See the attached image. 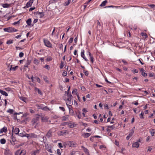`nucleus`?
<instances>
[{"instance_id":"nucleus-50","label":"nucleus","mask_w":155,"mask_h":155,"mask_svg":"<svg viewBox=\"0 0 155 155\" xmlns=\"http://www.w3.org/2000/svg\"><path fill=\"white\" fill-rule=\"evenodd\" d=\"M97 27H98L100 28L101 26V25L99 21L98 20H97Z\"/></svg>"},{"instance_id":"nucleus-64","label":"nucleus","mask_w":155,"mask_h":155,"mask_svg":"<svg viewBox=\"0 0 155 155\" xmlns=\"http://www.w3.org/2000/svg\"><path fill=\"white\" fill-rule=\"evenodd\" d=\"M104 107L105 108H106L107 109H109V107L108 106V105L107 104H105L104 106Z\"/></svg>"},{"instance_id":"nucleus-36","label":"nucleus","mask_w":155,"mask_h":155,"mask_svg":"<svg viewBox=\"0 0 155 155\" xmlns=\"http://www.w3.org/2000/svg\"><path fill=\"white\" fill-rule=\"evenodd\" d=\"M144 114V112L143 111H142L141 113L140 114V118H144V117L143 116Z\"/></svg>"},{"instance_id":"nucleus-45","label":"nucleus","mask_w":155,"mask_h":155,"mask_svg":"<svg viewBox=\"0 0 155 155\" xmlns=\"http://www.w3.org/2000/svg\"><path fill=\"white\" fill-rule=\"evenodd\" d=\"M7 112L11 114H12L13 112V110L12 109H9L7 110Z\"/></svg>"},{"instance_id":"nucleus-11","label":"nucleus","mask_w":155,"mask_h":155,"mask_svg":"<svg viewBox=\"0 0 155 155\" xmlns=\"http://www.w3.org/2000/svg\"><path fill=\"white\" fill-rule=\"evenodd\" d=\"M11 5L12 4L5 3L4 4H2V6L4 8H8L10 7Z\"/></svg>"},{"instance_id":"nucleus-48","label":"nucleus","mask_w":155,"mask_h":155,"mask_svg":"<svg viewBox=\"0 0 155 155\" xmlns=\"http://www.w3.org/2000/svg\"><path fill=\"white\" fill-rule=\"evenodd\" d=\"M57 152L58 155H61V150L59 149H58L57 150Z\"/></svg>"},{"instance_id":"nucleus-12","label":"nucleus","mask_w":155,"mask_h":155,"mask_svg":"<svg viewBox=\"0 0 155 155\" xmlns=\"http://www.w3.org/2000/svg\"><path fill=\"white\" fill-rule=\"evenodd\" d=\"M7 128L6 127H4L0 130V133H2L3 132H6L7 131Z\"/></svg>"},{"instance_id":"nucleus-18","label":"nucleus","mask_w":155,"mask_h":155,"mask_svg":"<svg viewBox=\"0 0 155 155\" xmlns=\"http://www.w3.org/2000/svg\"><path fill=\"white\" fill-rule=\"evenodd\" d=\"M49 119V117L47 116H44L41 118V120L44 122H47Z\"/></svg>"},{"instance_id":"nucleus-32","label":"nucleus","mask_w":155,"mask_h":155,"mask_svg":"<svg viewBox=\"0 0 155 155\" xmlns=\"http://www.w3.org/2000/svg\"><path fill=\"white\" fill-rule=\"evenodd\" d=\"M39 61L36 58H34V63L38 65L39 63Z\"/></svg>"},{"instance_id":"nucleus-42","label":"nucleus","mask_w":155,"mask_h":155,"mask_svg":"<svg viewBox=\"0 0 155 155\" xmlns=\"http://www.w3.org/2000/svg\"><path fill=\"white\" fill-rule=\"evenodd\" d=\"M67 130H63L61 132V135H64V134H65L66 133H67Z\"/></svg>"},{"instance_id":"nucleus-38","label":"nucleus","mask_w":155,"mask_h":155,"mask_svg":"<svg viewBox=\"0 0 155 155\" xmlns=\"http://www.w3.org/2000/svg\"><path fill=\"white\" fill-rule=\"evenodd\" d=\"M13 41L12 40H10L7 41L6 42V44L8 45L11 44L13 43Z\"/></svg>"},{"instance_id":"nucleus-9","label":"nucleus","mask_w":155,"mask_h":155,"mask_svg":"<svg viewBox=\"0 0 155 155\" xmlns=\"http://www.w3.org/2000/svg\"><path fill=\"white\" fill-rule=\"evenodd\" d=\"M35 14L36 15H38L39 17L40 18L43 17L45 15V14L44 12H35Z\"/></svg>"},{"instance_id":"nucleus-54","label":"nucleus","mask_w":155,"mask_h":155,"mask_svg":"<svg viewBox=\"0 0 155 155\" xmlns=\"http://www.w3.org/2000/svg\"><path fill=\"white\" fill-rule=\"evenodd\" d=\"M58 146L60 148H62L63 147V146L62 145V143H58Z\"/></svg>"},{"instance_id":"nucleus-49","label":"nucleus","mask_w":155,"mask_h":155,"mask_svg":"<svg viewBox=\"0 0 155 155\" xmlns=\"http://www.w3.org/2000/svg\"><path fill=\"white\" fill-rule=\"evenodd\" d=\"M24 137H27L28 139H30V135L29 134H27L25 133V135H24Z\"/></svg>"},{"instance_id":"nucleus-23","label":"nucleus","mask_w":155,"mask_h":155,"mask_svg":"<svg viewBox=\"0 0 155 155\" xmlns=\"http://www.w3.org/2000/svg\"><path fill=\"white\" fill-rule=\"evenodd\" d=\"M82 148L83 149L84 151L86 153L87 155L89 154V151L87 149L85 148L83 146H82Z\"/></svg>"},{"instance_id":"nucleus-20","label":"nucleus","mask_w":155,"mask_h":155,"mask_svg":"<svg viewBox=\"0 0 155 155\" xmlns=\"http://www.w3.org/2000/svg\"><path fill=\"white\" fill-rule=\"evenodd\" d=\"M18 68V66H16L15 67H12V65H11L10 67V70H12L13 71H15L17 68Z\"/></svg>"},{"instance_id":"nucleus-39","label":"nucleus","mask_w":155,"mask_h":155,"mask_svg":"<svg viewBox=\"0 0 155 155\" xmlns=\"http://www.w3.org/2000/svg\"><path fill=\"white\" fill-rule=\"evenodd\" d=\"M84 50H82V51H81V56L83 58L85 56L84 55Z\"/></svg>"},{"instance_id":"nucleus-8","label":"nucleus","mask_w":155,"mask_h":155,"mask_svg":"<svg viewBox=\"0 0 155 155\" xmlns=\"http://www.w3.org/2000/svg\"><path fill=\"white\" fill-rule=\"evenodd\" d=\"M11 138L12 140L10 141L11 143L13 145H15L16 143L15 142L16 141V139L15 137H13V134L11 136Z\"/></svg>"},{"instance_id":"nucleus-56","label":"nucleus","mask_w":155,"mask_h":155,"mask_svg":"<svg viewBox=\"0 0 155 155\" xmlns=\"http://www.w3.org/2000/svg\"><path fill=\"white\" fill-rule=\"evenodd\" d=\"M115 127V126L114 125H112V126H107V128H111V129H114Z\"/></svg>"},{"instance_id":"nucleus-63","label":"nucleus","mask_w":155,"mask_h":155,"mask_svg":"<svg viewBox=\"0 0 155 155\" xmlns=\"http://www.w3.org/2000/svg\"><path fill=\"white\" fill-rule=\"evenodd\" d=\"M138 72V71L137 70L134 69L133 71V72L134 73H137Z\"/></svg>"},{"instance_id":"nucleus-2","label":"nucleus","mask_w":155,"mask_h":155,"mask_svg":"<svg viewBox=\"0 0 155 155\" xmlns=\"http://www.w3.org/2000/svg\"><path fill=\"white\" fill-rule=\"evenodd\" d=\"M3 30L4 31L7 32L9 33L15 32L18 31V30L10 27L5 28L3 29Z\"/></svg>"},{"instance_id":"nucleus-24","label":"nucleus","mask_w":155,"mask_h":155,"mask_svg":"<svg viewBox=\"0 0 155 155\" xmlns=\"http://www.w3.org/2000/svg\"><path fill=\"white\" fill-rule=\"evenodd\" d=\"M31 63V61L29 60H28L26 61V63L24 65L25 67H28V66Z\"/></svg>"},{"instance_id":"nucleus-53","label":"nucleus","mask_w":155,"mask_h":155,"mask_svg":"<svg viewBox=\"0 0 155 155\" xmlns=\"http://www.w3.org/2000/svg\"><path fill=\"white\" fill-rule=\"evenodd\" d=\"M81 91H85L86 90V88L85 87L83 86H81Z\"/></svg>"},{"instance_id":"nucleus-35","label":"nucleus","mask_w":155,"mask_h":155,"mask_svg":"<svg viewBox=\"0 0 155 155\" xmlns=\"http://www.w3.org/2000/svg\"><path fill=\"white\" fill-rule=\"evenodd\" d=\"M68 116H65L62 117V120L63 121L66 120L68 119Z\"/></svg>"},{"instance_id":"nucleus-61","label":"nucleus","mask_w":155,"mask_h":155,"mask_svg":"<svg viewBox=\"0 0 155 155\" xmlns=\"http://www.w3.org/2000/svg\"><path fill=\"white\" fill-rule=\"evenodd\" d=\"M24 56V53L23 52H21L19 53V56L21 58L23 57Z\"/></svg>"},{"instance_id":"nucleus-4","label":"nucleus","mask_w":155,"mask_h":155,"mask_svg":"<svg viewBox=\"0 0 155 155\" xmlns=\"http://www.w3.org/2000/svg\"><path fill=\"white\" fill-rule=\"evenodd\" d=\"M135 128V127H134L133 129L131 130L130 132V133H129L128 136L126 137V139L127 140H128L131 137L134 133V129Z\"/></svg>"},{"instance_id":"nucleus-26","label":"nucleus","mask_w":155,"mask_h":155,"mask_svg":"<svg viewBox=\"0 0 155 155\" xmlns=\"http://www.w3.org/2000/svg\"><path fill=\"white\" fill-rule=\"evenodd\" d=\"M71 2V0H67L64 3V5L65 6H68Z\"/></svg>"},{"instance_id":"nucleus-19","label":"nucleus","mask_w":155,"mask_h":155,"mask_svg":"<svg viewBox=\"0 0 155 155\" xmlns=\"http://www.w3.org/2000/svg\"><path fill=\"white\" fill-rule=\"evenodd\" d=\"M52 131L51 130H49L47 133L46 136L47 137L49 138L52 136Z\"/></svg>"},{"instance_id":"nucleus-55","label":"nucleus","mask_w":155,"mask_h":155,"mask_svg":"<svg viewBox=\"0 0 155 155\" xmlns=\"http://www.w3.org/2000/svg\"><path fill=\"white\" fill-rule=\"evenodd\" d=\"M49 109L48 108V107L47 106H45L44 107V108H43V110H44L45 111H47L48 110H49Z\"/></svg>"},{"instance_id":"nucleus-17","label":"nucleus","mask_w":155,"mask_h":155,"mask_svg":"<svg viewBox=\"0 0 155 155\" xmlns=\"http://www.w3.org/2000/svg\"><path fill=\"white\" fill-rule=\"evenodd\" d=\"M91 135V134L89 133H84L82 135V136H83V137H84L85 138H87L88 137H89Z\"/></svg>"},{"instance_id":"nucleus-62","label":"nucleus","mask_w":155,"mask_h":155,"mask_svg":"<svg viewBox=\"0 0 155 155\" xmlns=\"http://www.w3.org/2000/svg\"><path fill=\"white\" fill-rule=\"evenodd\" d=\"M59 108L61 110H62L63 111H64L65 110L64 108L63 107H60Z\"/></svg>"},{"instance_id":"nucleus-5","label":"nucleus","mask_w":155,"mask_h":155,"mask_svg":"<svg viewBox=\"0 0 155 155\" xmlns=\"http://www.w3.org/2000/svg\"><path fill=\"white\" fill-rule=\"evenodd\" d=\"M68 146L69 147H74L76 145V143L73 141H68Z\"/></svg>"},{"instance_id":"nucleus-6","label":"nucleus","mask_w":155,"mask_h":155,"mask_svg":"<svg viewBox=\"0 0 155 155\" xmlns=\"http://www.w3.org/2000/svg\"><path fill=\"white\" fill-rule=\"evenodd\" d=\"M45 145L47 150L50 153H52V151L51 150V145L48 144H45Z\"/></svg>"},{"instance_id":"nucleus-34","label":"nucleus","mask_w":155,"mask_h":155,"mask_svg":"<svg viewBox=\"0 0 155 155\" xmlns=\"http://www.w3.org/2000/svg\"><path fill=\"white\" fill-rule=\"evenodd\" d=\"M151 135L152 136H153L155 134V130L154 129H152L150 131Z\"/></svg>"},{"instance_id":"nucleus-25","label":"nucleus","mask_w":155,"mask_h":155,"mask_svg":"<svg viewBox=\"0 0 155 155\" xmlns=\"http://www.w3.org/2000/svg\"><path fill=\"white\" fill-rule=\"evenodd\" d=\"M39 119L38 117H36L35 118H34L32 120V122L33 124H34L36 123Z\"/></svg>"},{"instance_id":"nucleus-33","label":"nucleus","mask_w":155,"mask_h":155,"mask_svg":"<svg viewBox=\"0 0 155 155\" xmlns=\"http://www.w3.org/2000/svg\"><path fill=\"white\" fill-rule=\"evenodd\" d=\"M0 142L2 144H4L6 143V140L5 139L3 138L0 140Z\"/></svg>"},{"instance_id":"nucleus-46","label":"nucleus","mask_w":155,"mask_h":155,"mask_svg":"<svg viewBox=\"0 0 155 155\" xmlns=\"http://www.w3.org/2000/svg\"><path fill=\"white\" fill-rule=\"evenodd\" d=\"M76 114H77V115L78 118L80 119V118H81V115L80 113H77Z\"/></svg>"},{"instance_id":"nucleus-58","label":"nucleus","mask_w":155,"mask_h":155,"mask_svg":"<svg viewBox=\"0 0 155 155\" xmlns=\"http://www.w3.org/2000/svg\"><path fill=\"white\" fill-rule=\"evenodd\" d=\"M35 89H36V91H38V93L39 94H42V93L41 92V91L39 89L37 88H35Z\"/></svg>"},{"instance_id":"nucleus-47","label":"nucleus","mask_w":155,"mask_h":155,"mask_svg":"<svg viewBox=\"0 0 155 155\" xmlns=\"http://www.w3.org/2000/svg\"><path fill=\"white\" fill-rule=\"evenodd\" d=\"M20 99L24 102H25L26 100V98L25 97H20Z\"/></svg>"},{"instance_id":"nucleus-51","label":"nucleus","mask_w":155,"mask_h":155,"mask_svg":"<svg viewBox=\"0 0 155 155\" xmlns=\"http://www.w3.org/2000/svg\"><path fill=\"white\" fill-rule=\"evenodd\" d=\"M141 35L142 36H144L145 37V38H146L147 36V34L145 33L142 32L141 33Z\"/></svg>"},{"instance_id":"nucleus-31","label":"nucleus","mask_w":155,"mask_h":155,"mask_svg":"<svg viewBox=\"0 0 155 155\" xmlns=\"http://www.w3.org/2000/svg\"><path fill=\"white\" fill-rule=\"evenodd\" d=\"M40 151V149H37V150H35L33 153L34 155H36L37 154H38Z\"/></svg>"},{"instance_id":"nucleus-44","label":"nucleus","mask_w":155,"mask_h":155,"mask_svg":"<svg viewBox=\"0 0 155 155\" xmlns=\"http://www.w3.org/2000/svg\"><path fill=\"white\" fill-rule=\"evenodd\" d=\"M77 90L76 89H75L73 90L72 92V93L73 94L75 93L76 95H77L78 94L77 92Z\"/></svg>"},{"instance_id":"nucleus-21","label":"nucleus","mask_w":155,"mask_h":155,"mask_svg":"<svg viewBox=\"0 0 155 155\" xmlns=\"http://www.w3.org/2000/svg\"><path fill=\"white\" fill-rule=\"evenodd\" d=\"M87 53H88V55L90 57V60L91 61L92 63H93L94 62V58L91 55V53L89 51H88Z\"/></svg>"},{"instance_id":"nucleus-52","label":"nucleus","mask_w":155,"mask_h":155,"mask_svg":"<svg viewBox=\"0 0 155 155\" xmlns=\"http://www.w3.org/2000/svg\"><path fill=\"white\" fill-rule=\"evenodd\" d=\"M63 64H64L63 62L62 61H61V64H60V69H62L63 68V67H64Z\"/></svg>"},{"instance_id":"nucleus-40","label":"nucleus","mask_w":155,"mask_h":155,"mask_svg":"<svg viewBox=\"0 0 155 155\" xmlns=\"http://www.w3.org/2000/svg\"><path fill=\"white\" fill-rule=\"evenodd\" d=\"M25 132L21 133H20L19 134H18V135L19 136L21 137H24V135L25 134Z\"/></svg>"},{"instance_id":"nucleus-7","label":"nucleus","mask_w":155,"mask_h":155,"mask_svg":"<svg viewBox=\"0 0 155 155\" xmlns=\"http://www.w3.org/2000/svg\"><path fill=\"white\" fill-rule=\"evenodd\" d=\"M34 2L33 0H30L26 4V6L24 7L25 8H27L29 7H31Z\"/></svg>"},{"instance_id":"nucleus-28","label":"nucleus","mask_w":155,"mask_h":155,"mask_svg":"<svg viewBox=\"0 0 155 155\" xmlns=\"http://www.w3.org/2000/svg\"><path fill=\"white\" fill-rule=\"evenodd\" d=\"M107 3V0H105L100 5V6L102 7L104 6H105Z\"/></svg>"},{"instance_id":"nucleus-15","label":"nucleus","mask_w":155,"mask_h":155,"mask_svg":"<svg viewBox=\"0 0 155 155\" xmlns=\"http://www.w3.org/2000/svg\"><path fill=\"white\" fill-rule=\"evenodd\" d=\"M29 134L30 135V139L36 138L37 137V135L34 133H31Z\"/></svg>"},{"instance_id":"nucleus-60","label":"nucleus","mask_w":155,"mask_h":155,"mask_svg":"<svg viewBox=\"0 0 155 155\" xmlns=\"http://www.w3.org/2000/svg\"><path fill=\"white\" fill-rule=\"evenodd\" d=\"M73 38H70L68 42L70 43H71L72 42V41H73Z\"/></svg>"},{"instance_id":"nucleus-29","label":"nucleus","mask_w":155,"mask_h":155,"mask_svg":"<svg viewBox=\"0 0 155 155\" xmlns=\"http://www.w3.org/2000/svg\"><path fill=\"white\" fill-rule=\"evenodd\" d=\"M26 23L28 25L30 26L31 25V18H29L26 21Z\"/></svg>"},{"instance_id":"nucleus-57","label":"nucleus","mask_w":155,"mask_h":155,"mask_svg":"<svg viewBox=\"0 0 155 155\" xmlns=\"http://www.w3.org/2000/svg\"><path fill=\"white\" fill-rule=\"evenodd\" d=\"M67 75V72L66 71H64L62 74V75L64 76H65Z\"/></svg>"},{"instance_id":"nucleus-14","label":"nucleus","mask_w":155,"mask_h":155,"mask_svg":"<svg viewBox=\"0 0 155 155\" xmlns=\"http://www.w3.org/2000/svg\"><path fill=\"white\" fill-rule=\"evenodd\" d=\"M140 71L141 74L144 77H146L147 76V74L145 72V71L144 69H143V68H142L140 70Z\"/></svg>"},{"instance_id":"nucleus-37","label":"nucleus","mask_w":155,"mask_h":155,"mask_svg":"<svg viewBox=\"0 0 155 155\" xmlns=\"http://www.w3.org/2000/svg\"><path fill=\"white\" fill-rule=\"evenodd\" d=\"M148 6L152 8H155V5L154 4H151V5H147Z\"/></svg>"},{"instance_id":"nucleus-27","label":"nucleus","mask_w":155,"mask_h":155,"mask_svg":"<svg viewBox=\"0 0 155 155\" xmlns=\"http://www.w3.org/2000/svg\"><path fill=\"white\" fill-rule=\"evenodd\" d=\"M19 129L18 128H16L14 129V132L15 134H18L19 132Z\"/></svg>"},{"instance_id":"nucleus-13","label":"nucleus","mask_w":155,"mask_h":155,"mask_svg":"<svg viewBox=\"0 0 155 155\" xmlns=\"http://www.w3.org/2000/svg\"><path fill=\"white\" fill-rule=\"evenodd\" d=\"M68 124V127H69L70 128H71L74 127V123H68V122L65 123V124Z\"/></svg>"},{"instance_id":"nucleus-3","label":"nucleus","mask_w":155,"mask_h":155,"mask_svg":"<svg viewBox=\"0 0 155 155\" xmlns=\"http://www.w3.org/2000/svg\"><path fill=\"white\" fill-rule=\"evenodd\" d=\"M43 42L46 46L49 48L52 47V44L48 39H43Z\"/></svg>"},{"instance_id":"nucleus-43","label":"nucleus","mask_w":155,"mask_h":155,"mask_svg":"<svg viewBox=\"0 0 155 155\" xmlns=\"http://www.w3.org/2000/svg\"><path fill=\"white\" fill-rule=\"evenodd\" d=\"M68 141L64 142L63 143V146H64L65 148L67 146H68Z\"/></svg>"},{"instance_id":"nucleus-30","label":"nucleus","mask_w":155,"mask_h":155,"mask_svg":"<svg viewBox=\"0 0 155 155\" xmlns=\"http://www.w3.org/2000/svg\"><path fill=\"white\" fill-rule=\"evenodd\" d=\"M37 106L38 107V108L39 109H41L43 110V108H44V105L42 104L37 105Z\"/></svg>"},{"instance_id":"nucleus-41","label":"nucleus","mask_w":155,"mask_h":155,"mask_svg":"<svg viewBox=\"0 0 155 155\" xmlns=\"http://www.w3.org/2000/svg\"><path fill=\"white\" fill-rule=\"evenodd\" d=\"M35 78L36 79V80L38 83H41V80L39 78L36 77H35Z\"/></svg>"},{"instance_id":"nucleus-10","label":"nucleus","mask_w":155,"mask_h":155,"mask_svg":"<svg viewBox=\"0 0 155 155\" xmlns=\"http://www.w3.org/2000/svg\"><path fill=\"white\" fill-rule=\"evenodd\" d=\"M23 150H18L15 153V155H25V153H23Z\"/></svg>"},{"instance_id":"nucleus-59","label":"nucleus","mask_w":155,"mask_h":155,"mask_svg":"<svg viewBox=\"0 0 155 155\" xmlns=\"http://www.w3.org/2000/svg\"><path fill=\"white\" fill-rule=\"evenodd\" d=\"M83 72L86 75V76H88V72L87 71H83Z\"/></svg>"},{"instance_id":"nucleus-22","label":"nucleus","mask_w":155,"mask_h":155,"mask_svg":"<svg viewBox=\"0 0 155 155\" xmlns=\"http://www.w3.org/2000/svg\"><path fill=\"white\" fill-rule=\"evenodd\" d=\"M0 93L3 95L5 96H8V94L5 91H3L2 90H0Z\"/></svg>"},{"instance_id":"nucleus-16","label":"nucleus","mask_w":155,"mask_h":155,"mask_svg":"<svg viewBox=\"0 0 155 155\" xmlns=\"http://www.w3.org/2000/svg\"><path fill=\"white\" fill-rule=\"evenodd\" d=\"M139 142H137L134 143L132 145V147H134L138 148L139 146Z\"/></svg>"},{"instance_id":"nucleus-1","label":"nucleus","mask_w":155,"mask_h":155,"mask_svg":"<svg viewBox=\"0 0 155 155\" xmlns=\"http://www.w3.org/2000/svg\"><path fill=\"white\" fill-rule=\"evenodd\" d=\"M72 97V95L71 93H69V92H67V99L66 101V104L68 107H69V106H71L70 104H72L71 101V97Z\"/></svg>"}]
</instances>
